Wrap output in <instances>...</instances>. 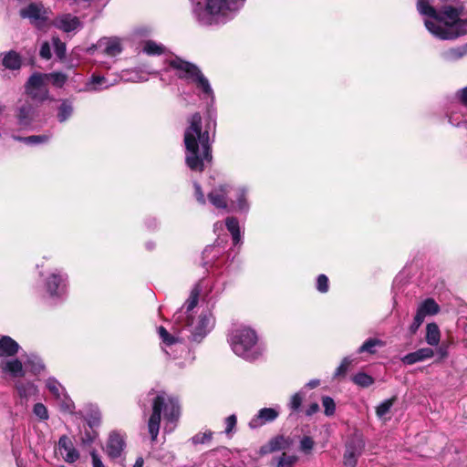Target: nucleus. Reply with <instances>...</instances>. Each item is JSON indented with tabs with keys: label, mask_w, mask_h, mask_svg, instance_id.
I'll use <instances>...</instances> for the list:
<instances>
[{
	"label": "nucleus",
	"mask_w": 467,
	"mask_h": 467,
	"mask_svg": "<svg viewBox=\"0 0 467 467\" xmlns=\"http://www.w3.org/2000/svg\"><path fill=\"white\" fill-rule=\"evenodd\" d=\"M201 289L194 286L184 306L173 316L176 327H172L173 334L163 327H158V334L161 339V348L170 357L179 358V350H183L185 346L182 340L187 337L192 343H200L214 327V317L212 312L203 310L196 318L192 316V311L198 304Z\"/></svg>",
	"instance_id": "f257e3e1"
},
{
	"label": "nucleus",
	"mask_w": 467,
	"mask_h": 467,
	"mask_svg": "<svg viewBox=\"0 0 467 467\" xmlns=\"http://www.w3.org/2000/svg\"><path fill=\"white\" fill-rule=\"evenodd\" d=\"M417 10L424 17L427 30L435 37L448 40L467 34V18H461L462 9L444 5L441 9L431 0H418Z\"/></svg>",
	"instance_id": "f03ea898"
},
{
	"label": "nucleus",
	"mask_w": 467,
	"mask_h": 467,
	"mask_svg": "<svg viewBox=\"0 0 467 467\" xmlns=\"http://www.w3.org/2000/svg\"><path fill=\"white\" fill-rule=\"evenodd\" d=\"M189 127L184 133L185 161L187 166L194 171H202L205 163L212 161V150L209 136L211 127H215V122L210 120L206 124L205 130H202V117L194 113L188 120Z\"/></svg>",
	"instance_id": "7ed1b4c3"
},
{
	"label": "nucleus",
	"mask_w": 467,
	"mask_h": 467,
	"mask_svg": "<svg viewBox=\"0 0 467 467\" xmlns=\"http://www.w3.org/2000/svg\"><path fill=\"white\" fill-rule=\"evenodd\" d=\"M245 0H190L193 20L202 27L221 26L232 21Z\"/></svg>",
	"instance_id": "20e7f679"
},
{
	"label": "nucleus",
	"mask_w": 467,
	"mask_h": 467,
	"mask_svg": "<svg viewBox=\"0 0 467 467\" xmlns=\"http://www.w3.org/2000/svg\"><path fill=\"white\" fill-rule=\"evenodd\" d=\"M228 341L234 353L248 361L257 359L265 350V348L258 341L256 332L247 327L233 329Z\"/></svg>",
	"instance_id": "39448f33"
},
{
	"label": "nucleus",
	"mask_w": 467,
	"mask_h": 467,
	"mask_svg": "<svg viewBox=\"0 0 467 467\" xmlns=\"http://www.w3.org/2000/svg\"><path fill=\"white\" fill-rule=\"evenodd\" d=\"M161 413L168 422L177 420L180 416L178 401L164 392L157 394L152 400V413L148 421L149 433L152 441H156L159 434Z\"/></svg>",
	"instance_id": "423d86ee"
},
{
	"label": "nucleus",
	"mask_w": 467,
	"mask_h": 467,
	"mask_svg": "<svg viewBox=\"0 0 467 467\" xmlns=\"http://www.w3.org/2000/svg\"><path fill=\"white\" fill-rule=\"evenodd\" d=\"M169 65L176 70L180 78L186 79L188 82L194 84L202 93L203 98L213 100L214 95L210 82L197 66L179 57L171 59Z\"/></svg>",
	"instance_id": "0eeeda50"
},
{
	"label": "nucleus",
	"mask_w": 467,
	"mask_h": 467,
	"mask_svg": "<svg viewBox=\"0 0 467 467\" xmlns=\"http://www.w3.org/2000/svg\"><path fill=\"white\" fill-rule=\"evenodd\" d=\"M15 119L18 130H33L38 119V110L31 102L21 101L16 108Z\"/></svg>",
	"instance_id": "6e6552de"
},
{
	"label": "nucleus",
	"mask_w": 467,
	"mask_h": 467,
	"mask_svg": "<svg viewBox=\"0 0 467 467\" xmlns=\"http://www.w3.org/2000/svg\"><path fill=\"white\" fill-rule=\"evenodd\" d=\"M47 77L44 73L36 72L28 78L26 93L34 100L43 102L49 98Z\"/></svg>",
	"instance_id": "1a4fd4ad"
},
{
	"label": "nucleus",
	"mask_w": 467,
	"mask_h": 467,
	"mask_svg": "<svg viewBox=\"0 0 467 467\" xmlns=\"http://www.w3.org/2000/svg\"><path fill=\"white\" fill-rule=\"evenodd\" d=\"M48 9L41 3H30L19 11L24 19H28L30 24L38 29L44 28L48 21Z\"/></svg>",
	"instance_id": "9d476101"
},
{
	"label": "nucleus",
	"mask_w": 467,
	"mask_h": 467,
	"mask_svg": "<svg viewBox=\"0 0 467 467\" xmlns=\"http://www.w3.org/2000/svg\"><path fill=\"white\" fill-rule=\"evenodd\" d=\"M67 275L60 271L49 275L45 281V289L50 297H61L66 293Z\"/></svg>",
	"instance_id": "9b49d317"
},
{
	"label": "nucleus",
	"mask_w": 467,
	"mask_h": 467,
	"mask_svg": "<svg viewBox=\"0 0 467 467\" xmlns=\"http://www.w3.org/2000/svg\"><path fill=\"white\" fill-rule=\"evenodd\" d=\"M234 196L230 198L231 209L240 213H247L250 209V203L247 200L248 189L244 186L232 188Z\"/></svg>",
	"instance_id": "f8f14e48"
},
{
	"label": "nucleus",
	"mask_w": 467,
	"mask_h": 467,
	"mask_svg": "<svg viewBox=\"0 0 467 467\" xmlns=\"http://www.w3.org/2000/svg\"><path fill=\"white\" fill-rule=\"evenodd\" d=\"M125 448L124 437L116 431L109 434L106 445V452L110 459H117L120 457L121 452Z\"/></svg>",
	"instance_id": "ddd939ff"
},
{
	"label": "nucleus",
	"mask_w": 467,
	"mask_h": 467,
	"mask_svg": "<svg viewBox=\"0 0 467 467\" xmlns=\"http://www.w3.org/2000/svg\"><path fill=\"white\" fill-rule=\"evenodd\" d=\"M58 451L65 462L73 463L79 458V453L73 445L72 441L67 435H63L58 441Z\"/></svg>",
	"instance_id": "4468645a"
},
{
	"label": "nucleus",
	"mask_w": 467,
	"mask_h": 467,
	"mask_svg": "<svg viewBox=\"0 0 467 467\" xmlns=\"http://www.w3.org/2000/svg\"><path fill=\"white\" fill-rule=\"evenodd\" d=\"M54 26L66 33H70L82 26L78 17L71 14H63L58 16L53 22Z\"/></svg>",
	"instance_id": "2eb2a0df"
},
{
	"label": "nucleus",
	"mask_w": 467,
	"mask_h": 467,
	"mask_svg": "<svg viewBox=\"0 0 467 467\" xmlns=\"http://www.w3.org/2000/svg\"><path fill=\"white\" fill-rule=\"evenodd\" d=\"M279 415V411L275 408L261 409L257 414L249 421L251 429H257L267 422L274 421Z\"/></svg>",
	"instance_id": "dca6fc26"
},
{
	"label": "nucleus",
	"mask_w": 467,
	"mask_h": 467,
	"mask_svg": "<svg viewBox=\"0 0 467 467\" xmlns=\"http://www.w3.org/2000/svg\"><path fill=\"white\" fill-rule=\"evenodd\" d=\"M232 187L228 184L220 185L214 188L208 194L211 203L219 209L227 208V195L230 193Z\"/></svg>",
	"instance_id": "f3484780"
},
{
	"label": "nucleus",
	"mask_w": 467,
	"mask_h": 467,
	"mask_svg": "<svg viewBox=\"0 0 467 467\" xmlns=\"http://www.w3.org/2000/svg\"><path fill=\"white\" fill-rule=\"evenodd\" d=\"M0 369L13 378H22L25 376L23 363L14 357L3 360L0 359Z\"/></svg>",
	"instance_id": "a211bd4d"
},
{
	"label": "nucleus",
	"mask_w": 467,
	"mask_h": 467,
	"mask_svg": "<svg viewBox=\"0 0 467 467\" xmlns=\"http://www.w3.org/2000/svg\"><path fill=\"white\" fill-rule=\"evenodd\" d=\"M20 347L18 343L8 336H3L0 338V359H5L15 357Z\"/></svg>",
	"instance_id": "6ab92c4d"
},
{
	"label": "nucleus",
	"mask_w": 467,
	"mask_h": 467,
	"mask_svg": "<svg viewBox=\"0 0 467 467\" xmlns=\"http://www.w3.org/2000/svg\"><path fill=\"white\" fill-rule=\"evenodd\" d=\"M363 443L358 441L350 442L347 445L346 451L344 454V465L345 467H356L358 456L361 454Z\"/></svg>",
	"instance_id": "aec40b11"
},
{
	"label": "nucleus",
	"mask_w": 467,
	"mask_h": 467,
	"mask_svg": "<svg viewBox=\"0 0 467 467\" xmlns=\"http://www.w3.org/2000/svg\"><path fill=\"white\" fill-rule=\"evenodd\" d=\"M434 356L433 349L430 348H422L414 352L409 353L404 356L401 360L404 364L412 365L417 362L424 361Z\"/></svg>",
	"instance_id": "412c9836"
},
{
	"label": "nucleus",
	"mask_w": 467,
	"mask_h": 467,
	"mask_svg": "<svg viewBox=\"0 0 467 467\" xmlns=\"http://www.w3.org/2000/svg\"><path fill=\"white\" fill-rule=\"evenodd\" d=\"M440 306L432 298H427L419 304L416 315L423 320L428 316H433L439 313Z\"/></svg>",
	"instance_id": "4be33fe9"
},
{
	"label": "nucleus",
	"mask_w": 467,
	"mask_h": 467,
	"mask_svg": "<svg viewBox=\"0 0 467 467\" xmlns=\"http://www.w3.org/2000/svg\"><path fill=\"white\" fill-rule=\"evenodd\" d=\"M99 46L103 48L105 54L110 57H115L122 51L120 40L117 37L100 39Z\"/></svg>",
	"instance_id": "5701e85b"
},
{
	"label": "nucleus",
	"mask_w": 467,
	"mask_h": 467,
	"mask_svg": "<svg viewBox=\"0 0 467 467\" xmlns=\"http://www.w3.org/2000/svg\"><path fill=\"white\" fill-rule=\"evenodd\" d=\"M1 63L5 69L16 70L21 67L22 60L15 51H9L1 55Z\"/></svg>",
	"instance_id": "b1692460"
},
{
	"label": "nucleus",
	"mask_w": 467,
	"mask_h": 467,
	"mask_svg": "<svg viewBox=\"0 0 467 467\" xmlns=\"http://www.w3.org/2000/svg\"><path fill=\"white\" fill-rule=\"evenodd\" d=\"M16 389L22 399L27 400L28 398L35 396L37 394V388L32 382H17L16 384Z\"/></svg>",
	"instance_id": "393cba45"
},
{
	"label": "nucleus",
	"mask_w": 467,
	"mask_h": 467,
	"mask_svg": "<svg viewBox=\"0 0 467 467\" xmlns=\"http://www.w3.org/2000/svg\"><path fill=\"white\" fill-rule=\"evenodd\" d=\"M114 83L109 82L105 77L93 75L90 81L87 84V90L99 91L112 86Z\"/></svg>",
	"instance_id": "a878e982"
},
{
	"label": "nucleus",
	"mask_w": 467,
	"mask_h": 467,
	"mask_svg": "<svg viewBox=\"0 0 467 467\" xmlns=\"http://www.w3.org/2000/svg\"><path fill=\"white\" fill-rule=\"evenodd\" d=\"M441 340V331L437 324L429 323L426 327V342L431 346H438Z\"/></svg>",
	"instance_id": "bb28decb"
},
{
	"label": "nucleus",
	"mask_w": 467,
	"mask_h": 467,
	"mask_svg": "<svg viewBox=\"0 0 467 467\" xmlns=\"http://www.w3.org/2000/svg\"><path fill=\"white\" fill-rule=\"evenodd\" d=\"M385 346V342L379 338H368L367 339L358 349V353H369L375 354L377 352L378 348H383Z\"/></svg>",
	"instance_id": "cd10ccee"
},
{
	"label": "nucleus",
	"mask_w": 467,
	"mask_h": 467,
	"mask_svg": "<svg viewBox=\"0 0 467 467\" xmlns=\"http://www.w3.org/2000/svg\"><path fill=\"white\" fill-rule=\"evenodd\" d=\"M225 225L232 234L234 244H239L241 242V233L238 220L234 217H228L225 221Z\"/></svg>",
	"instance_id": "c85d7f7f"
},
{
	"label": "nucleus",
	"mask_w": 467,
	"mask_h": 467,
	"mask_svg": "<svg viewBox=\"0 0 467 467\" xmlns=\"http://www.w3.org/2000/svg\"><path fill=\"white\" fill-rule=\"evenodd\" d=\"M46 386L57 400H60L64 396L65 389L55 378H48L46 381Z\"/></svg>",
	"instance_id": "c756f323"
},
{
	"label": "nucleus",
	"mask_w": 467,
	"mask_h": 467,
	"mask_svg": "<svg viewBox=\"0 0 467 467\" xmlns=\"http://www.w3.org/2000/svg\"><path fill=\"white\" fill-rule=\"evenodd\" d=\"M467 54V45L456 48H451L442 53L443 59L447 61H454Z\"/></svg>",
	"instance_id": "7c9ffc66"
},
{
	"label": "nucleus",
	"mask_w": 467,
	"mask_h": 467,
	"mask_svg": "<svg viewBox=\"0 0 467 467\" xmlns=\"http://www.w3.org/2000/svg\"><path fill=\"white\" fill-rule=\"evenodd\" d=\"M73 113V105L68 100H63L58 108L57 119L59 122H65Z\"/></svg>",
	"instance_id": "2f4dec72"
},
{
	"label": "nucleus",
	"mask_w": 467,
	"mask_h": 467,
	"mask_svg": "<svg viewBox=\"0 0 467 467\" xmlns=\"http://www.w3.org/2000/svg\"><path fill=\"white\" fill-rule=\"evenodd\" d=\"M165 47L161 44H158L154 41H146L143 47V52L150 55H161L164 52Z\"/></svg>",
	"instance_id": "473e14b6"
},
{
	"label": "nucleus",
	"mask_w": 467,
	"mask_h": 467,
	"mask_svg": "<svg viewBox=\"0 0 467 467\" xmlns=\"http://www.w3.org/2000/svg\"><path fill=\"white\" fill-rule=\"evenodd\" d=\"M352 380L356 385L362 388L369 387L374 383L373 378L364 372H359L354 375Z\"/></svg>",
	"instance_id": "72a5a7b5"
},
{
	"label": "nucleus",
	"mask_w": 467,
	"mask_h": 467,
	"mask_svg": "<svg viewBox=\"0 0 467 467\" xmlns=\"http://www.w3.org/2000/svg\"><path fill=\"white\" fill-rule=\"evenodd\" d=\"M270 451H276L288 448L289 441L284 436H276L268 441Z\"/></svg>",
	"instance_id": "f704fd0d"
},
{
	"label": "nucleus",
	"mask_w": 467,
	"mask_h": 467,
	"mask_svg": "<svg viewBox=\"0 0 467 467\" xmlns=\"http://www.w3.org/2000/svg\"><path fill=\"white\" fill-rule=\"evenodd\" d=\"M101 414L98 408L91 407L89 409V412L88 413L86 417V420L88 421V426L93 429L95 427H98L100 423Z\"/></svg>",
	"instance_id": "c9c22d12"
},
{
	"label": "nucleus",
	"mask_w": 467,
	"mask_h": 467,
	"mask_svg": "<svg viewBox=\"0 0 467 467\" xmlns=\"http://www.w3.org/2000/svg\"><path fill=\"white\" fill-rule=\"evenodd\" d=\"M14 138H15V140L24 141L27 144H41V143L47 142L50 139V136L44 134V135H32V136L25 137V138H22V137H14Z\"/></svg>",
	"instance_id": "e433bc0d"
},
{
	"label": "nucleus",
	"mask_w": 467,
	"mask_h": 467,
	"mask_svg": "<svg viewBox=\"0 0 467 467\" xmlns=\"http://www.w3.org/2000/svg\"><path fill=\"white\" fill-rule=\"evenodd\" d=\"M396 401V397H392L389 400H384L376 408V414L379 418H383L387 413L389 412L391 407Z\"/></svg>",
	"instance_id": "4c0bfd02"
},
{
	"label": "nucleus",
	"mask_w": 467,
	"mask_h": 467,
	"mask_svg": "<svg viewBox=\"0 0 467 467\" xmlns=\"http://www.w3.org/2000/svg\"><path fill=\"white\" fill-rule=\"evenodd\" d=\"M45 75L47 77V83L52 82V84L57 88L63 87L67 79V75L60 72H54Z\"/></svg>",
	"instance_id": "58836bf2"
},
{
	"label": "nucleus",
	"mask_w": 467,
	"mask_h": 467,
	"mask_svg": "<svg viewBox=\"0 0 467 467\" xmlns=\"http://www.w3.org/2000/svg\"><path fill=\"white\" fill-rule=\"evenodd\" d=\"M26 365L34 374H39L44 369V364L42 360L37 357L29 358Z\"/></svg>",
	"instance_id": "ea45409f"
},
{
	"label": "nucleus",
	"mask_w": 467,
	"mask_h": 467,
	"mask_svg": "<svg viewBox=\"0 0 467 467\" xmlns=\"http://www.w3.org/2000/svg\"><path fill=\"white\" fill-rule=\"evenodd\" d=\"M449 121L451 125L460 127L467 123V119L463 113L453 111L449 116Z\"/></svg>",
	"instance_id": "a19ab883"
},
{
	"label": "nucleus",
	"mask_w": 467,
	"mask_h": 467,
	"mask_svg": "<svg viewBox=\"0 0 467 467\" xmlns=\"http://www.w3.org/2000/svg\"><path fill=\"white\" fill-rule=\"evenodd\" d=\"M322 405L324 407V413L327 416L334 415L336 411V403L334 400L328 396H325L322 398Z\"/></svg>",
	"instance_id": "79ce46f5"
},
{
	"label": "nucleus",
	"mask_w": 467,
	"mask_h": 467,
	"mask_svg": "<svg viewBox=\"0 0 467 467\" xmlns=\"http://www.w3.org/2000/svg\"><path fill=\"white\" fill-rule=\"evenodd\" d=\"M355 359L352 358L351 357L344 358L342 359L340 365L337 367V368L335 371V377L344 376L347 373L348 367L352 364V362Z\"/></svg>",
	"instance_id": "37998d69"
},
{
	"label": "nucleus",
	"mask_w": 467,
	"mask_h": 467,
	"mask_svg": "<svg viewBox=\"0 0 467 467\" xmlns=\"http://www.w3.org/2000/svg\"><path fill=\"white\" fill-rule=\"evenodd\" d=\"M33 412L41 420H47L48 419L47 409L43 403L35 404Z\"/></svg>",
	"instance_id": "c03bdc74"
},
{
	"label": "nucleus",
	"mask_w": 467,
	"mask_h": 467,
	"mask_svg": "<svg viewBox=\"0 0 467 467\" xmlns=\"http://www.w3.org/2000/svg\"><path fill=\"white\" fill-rule=\"evenodd\" d=\"M297 461V457L295 455H286L283 453L280 457L276 467H293L295 462Z\"/></svg>",
	"instance_id": "a18cd8bd"
},
{
	"label": "nucleus",
	"mask_w": 467,
	"mask_h": 467,
	"mask_svg": "<svg viewBox=\"0 0 467 467\" xmlns=\"http://www.w3.org/2000/svg\"><path fill=\"white\" fill-rule=\"evenodd\" d=\"M303 398H304V395L301 391L299 392H296V394H294L292 397H291V400H290V402H289V408L296 411L297 410L301 404H302V401H303Z\"/></svg>",
	"instance_id": "49530a36"
},
{
	"label": "nucleus",
	"mask_w": 467,
	"mask_h": 467,
	"mask_svg": "<svg viewBox=\"0 0 467 467\" xmlns=\"http://www.w3.org/2000/svg\"><path fill=\"white\" fill-rule=\"evenodd\" d=\"M328 278L326 275H319L317 279V289L320 293H327L328 291Z\"/></svg>",
	"instance_id": "de8ad7c7"
},
{
	"label": "nucleus",
	"mask_w": 467,
	"mask_h": 467,
	"mask_svg": "<svg viewBox=\"0 0 467 467\" xmlns=\"http://www.w3.org/2000/svg\"><path fill=\"white\" fill-rule=\"evenodd\" d=\"M53 45L55 53L59 58H63L66 54V45L61 42L58 38H53Z\"/></svg>",
	"instance_id": "09e8293b"
},
{
	"label": "nucleus",
	"mask_w": 467,
	"mask_h": 467,
	"mask_svg": "<svg viewBox=\"0 0 467 467\" xmlns=\"http://www.w3.org/2000/svg\"><path fill=\"white\" fill-rule=\"evenodd\" d=\"M213 432L206 431L203 433H198L192 437V442L195 444L204 443L212 439Z\"/></svg>",
	"instance_id": "8fccbe9b"
},
{
	"label": "nucleus",
	"mask_w": 467,
	"mask_h": 467,
	"mask_svg": "<svg viewBox=\"0 0 467 467\" xmlns=\"http://www.w3.org/2000/svg\"><path fill=\"white\" fill-rule=\"evenodd\" d=\"M236 416L235 415H230L228 416L226 419H225V425H226V428H225V433L227 435H229L233 430L234 429L235 425H236Z\"/></svg>",
	"instance_id": "3c124183"
},
{
	"label": "nucleus",
	"mask_w": 467,
	"mask_h": 467,
	"mask_svg": "<svg viewBox=\"0 0 467 467\" xmlns=\"http://www.w3.org/2000/svg\"><path fill=\"white\" fill-rule=\"evenodd\" d=\"M313 446H314V441H313V440H312L310 437H308V436H305V437L301 440V441H300V448H301V450H302V451H306V452H307V451H311V450H312V448H313Z\"/></svg>",
	"instance_id": "603ef678"
},
{
	"label": "nucleus",
	"mask_w": 467,
	"mask_h": 467,
	"mask_svg": "<svg viewBox=\"0 0 467 467\" xmlns=\"http://www.w3.org/2000/svg\"><path fill=\"white\" fill-rule=\"evenodd\" d=\"M193 187H194V190H195V197L197 199V201L201 203V204H204L205 203V197H204V194L202 191V188L200 186L199 183L197 182H194L193 183Z\"/></svg>",
	"instance_id": "864d4df0"
},
{
	"label": "nucleus",
	"mask_w": 467,
	"mask_h": 467,
	"mask_svg": "<svg viewBox=\"0 0 467 467\" xmlns=\"http://www.w3.org/2000/svg\"><path fill=\"white\" fill-rule=\"evenodd\" d=\"M39 54L41 57L45 59H49L51 57L50 47L47 42L42 44Z\"/></svg>",
	"instance_id": "5fc2aeb1"
},
{
	"label": "nucleus",
	"mask_w": 467,
	"mask_h": 467,
	"mask_svg": "<svg viewBox=\"0 0 467 467\" xmlns=\"http://www.w3.org/2000/svg\"><path fill=\"white\" fill-rule=\"evenodd\" d=\"M423 319L419 316L415 315L412 324L410 327V330L412 334L416 333L419 327L423 323Z\"/></svg>",
	"instance_id": "6e6d98bb"
},
{
	"label": "nucleus",
	"mask_w": 467,
	"mask_h": 467,
	"mask_svg": "<svg viewBox=\"0 0 467 467\" xmlns=\"http://www.w3.org/2000/svg\"><path fill=\"white\" fill-rule=\"evenodd\" d=\"M90 456L92 459V467H105L100 457L95 451L90 452Z\"/></svg>",
	"instance_id": "4d7b16f0"
},
{
	"label": "nucleus",
	"mask_w": 467,
	"mask_h": 467,
	"mask_svg": "<svg viewBox=\"0 0 467 467\" xmlns=\"http://www.w3.org/2000/svg\"><path fill=\"white\" fill-rule=\"evenodd\" d=\"M449 344L442 343L437 349V353L441 359H443L449 355Z\"/></svg>",
	"instance_id": "13d9d810"
},
{
	"label": "nucleus",
	"mask_w": 467,
	"mask_h": 467,
	"mask_svg": "<svg viewBox=\"0 0 467 467\" xmlns=\"http://www.w3.org/2000/svg\"><path fill=\"white\" fill-rule=\"evenodd\" d=\"M460 101L467 107V87L463 88L462 89L459 90L457 94Z\"/></svg>",
	"instance_id": "bf43d9fd"
},
{
	"label": "nucleus",
	"mask_w": 467,
	"mask_h": 467,
	"mask_svg": "<svg viewBox=\"0 0 467 467\" xmlns=\"http://www.w3.org/2000/svg\"><path fill=\"white\" fill-rule=\"evenodd\" d=\"M319 410V405L317 402H314L308 406L306 410V414L307 416H312Z\"/></svg>",
	"instance_id": "052dcab7"
},
{
	"label": "nucleus",
	"mask_w": 467,
	"mask_h": 467,
	"mask_svg": "<svg viewBox=\"0 0 467 467\" xmlns=\"http://www.w3.org/2000/svg\"><path fill=\"white\" fill-rule=\"evenodd\" d=\"M98 434L96 431H92L91 432L88 431L85 434V437H83V441L91 443L94 441V440L97 438Z\"/></svg>",
	"instance_id": "680f3d73"
},
{
	"label": "nucleus",
	"mask_w": 467,
	"mask_h": 467,
	"mask_svg": "<svg viewBox=\"0 0 467 467\" xmlns=\"http://www.w3.org/2000/svg\"><path fill=\"white\" fill-rule=\"evenodd\" d=\"M269 449H270L269 443L262 446L261 449H260V454L264 455V454H267V453L273 452V451H270Z\"/></svg>",
	"instance_id": "e2e57ef3"
},
{
	"label": "nucleus",
	"mask_w": 467,
	"mask_h": 467,
	"mask_svg": "<svg viewBox=\"0 0 467 467\" xmlns=\"http://www.w3.org/2000/svg\"><path fill=\"white\" fill-rule=\"evenodd\" d=\"M319 385V380L318 379H312L310 380L306 386L310 389H314L316 387H317Z\"/></svg>",
	"instance_id": "0e129e2a"
},
{
	"label": "nucleus",
	"mask_w": 467,
	"mask_h": 467,
	"mask_svg": "<svg viewBox=\"0 0 467 467\" xmlns=\"http://www.w3.org/2000/svg\"><path fill=\"white\" fill-rule=\"evenodd\" d=\"M143 463H144V461L141 457H139L137 460H136V462L135 464L133 465V467H143Z\"/></svg>",
	"instance_id": "69168bd1"
},
{
	"label": "nucleus",
	"mask_w": 467,
	"mask_h": 467,
	"mask_svg": "<svg viewBox=\"0 0 467 467\" xmlns=\"http://www.w3.org/2000/svg\"><path fill=\"white\" fill-rule=\"evenodd\" d=\"M218 229H223V223L220 222L214 223V231H217Z\"/></svg>",
	"instance_id": "338daca9"
},
{
	"label": "nucleus",
	"mask_w": 467,
	"mask_h": 467,
	"mask_svg": "<svg viewBox=\"0 0 467 467\" xmlns=\"http://www.w3.org/2000/svg\"><path fill=\"white\" fill-rule=\"evenodd\" d=\"M5 109V106L3 105L1 102H0V114H2Z\"/></svg>",
	"instance_id": "774afa93"
}]
</instances>
